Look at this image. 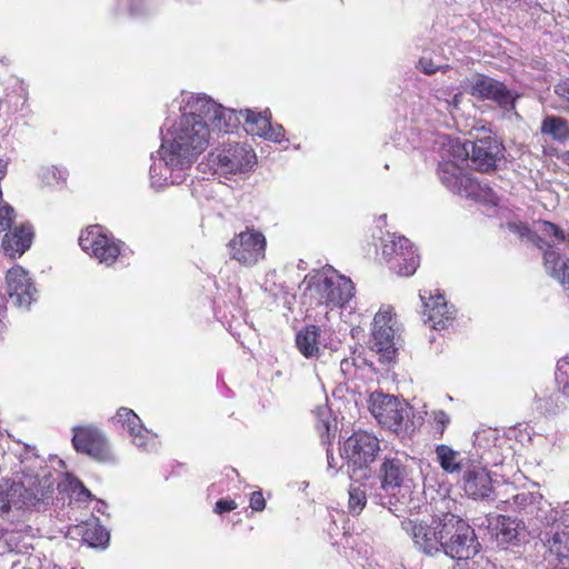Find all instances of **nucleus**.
<instances>
[{"mask_svg":"<svg viewBox=\"0 0 569 569\" xmlns=\"http://www.w3.org/2000/svg\"><path fill=\"white\" fill-rule=\"evenodd\" d=\"M180 110V119L168 129L162 144L191 166L207 149L211 131L229 132L239 124L236 110L207 96L182 93Z\"/></svg>","mask_w":569,"mask_h":569,"instance_id":"obj_1","label":"nucleus"},{"mask_svg":"<svg viewBox=\"0 0 569 569\" xmlns=\"http://www.w3.org/2000/svg\"><path fill=\"white\" fill-rule=\"evenodd\" d=\"M438 177L452 193L465 198L497 204L499 196L487 183L476 180L461 164L468 160L466 147L459 138L442 137L440 140Z\"/></svg>","mask_w":569,"mask_h":569,"instance_id":"obj_2","label":"nucleus"},{"mask_svg":"<svg viewBox=\"0 0 569 569\" xmlns=\"http://www.w3.org/2000/svg\"><path fill=\"white\" fill-rule=\"evenodd\" d=\"M353 296L352 281L332 268L315 274L309 280L305 292V298L309 299L310 303L315 302L318 308L316 315L328 321L337 319L339 312L335 308L343 307Z\"/></svg>","mask_w":569,"mask_h":569,"instance_id":"obj_3","label":"nucleus"},{"mask_svg":"<svg viewBox=\"0 0 569 569\" xmlns=\"http://www.w3.org/2000/svg\"><path fill=\"white\" fill-rule=\"evenodd\" d=\"M443 538L441 553L459 560H469L479 552L475 530L458 516L446 512L441 518Z\"/></svg>","mask_w":569,"mask_h":569,"instance_id":"obj_4","label":"nucleus"},{"mask_svg":"<svg viewBox=\"0 0 569 569\" xmlns=\"http://www.w3.org/2000/svg\"><path fill=\"white\" fill-rule=\"evenodd\" d=\"M440 503L443 508H449L455 503L451 499L442 497L436 505ZM446 511L436 506L432 521L430 525L418 519H406L401 521V528L411 538L415 547L428 557H435L441 553V541L443 538L441 518Z\"/></svg>","mask_w":569,"mask_h":569,"instance_id":"obj_5","label":"nucleus"},{"mask_svg":"<svg viewBox=\"0 0 569 569\" xmlns=\"http://www.w3.org/2000/svg\"><path fill=\"white\" fill-rule=\"evenodd\" d=\"M31 478L26 481H13L3 479L0 481V513L9 516L11 511L20 510L24 507L34 506L44 501L49 493L53 491V483L34 485Z\"/></svg>","mask_w":569,"mask_h":569,"instance_id":"obj_6","label":"nucleus"},{"mask_svg":"<svg viewBox=\"0 0 569 569\" xmlns=\"http://www.w3.org/2000/svg\"><path fill=\"white\" fill-rule=\"evenodd\" d=\"M213 171L220 176H234L250 171L257 162L254 151L241 143H228L209 154Z\"/></svg>","mask_w":569,"mask_h":569,"instance_id":"obj_7","label":"nucleus"},{"mask_svg":"<svg viewBox=\"0 0 569 569\" xmlns=\"http://www.w3.org/2000/svg\"><path fill=\"white\" fill-rule=\"evenodd\" d=\"M381 253L390 269L402 277L412 276L420 264V258L409 239L388 234L382 238Z\"/></svg>","mask_w":569,"mask_h":569,"instance_id":"obj_8","label":"nucleus"},{"mask_svg":"<svg viewBox=\"0 0 569 569\" xmlns=\"http://www.w3.org/2000/svg\"><path fill=\"white\" fill-rule=\"evenodd\" d=\"M159 158L153 161L150 167V182L151 187L160 190L170 184L182 183L190 169L191 164L182 161V158L171 152L166 146L161 143L158 150Z\"/></svg>","mask_w":569,"mask_h":569,"instance_id":"obj_9","label":"nucleus"},{"mask_svg":"<svg viewBox=\"0 0 569 569\" xmlns=\"http://www.w3.org/2000/svg\"><path fill=\"white\" fill-rule=\"evenodd\" d=\"M315 321L296 335L297 348L306 358H318L326 348H336L333 322L317 315Z\"/></svg>","mask_w":569,"mask_h":569,"instance_id":"obj_10","label":"nucleus"},{"mask_svg":"<svg viewBox=\"0 0 569 569\" xmlns=\"http://www.w3.org/2000/svg\"><path fill=\"white\" fill-rule=\"evenodd\" d=\"M539 511L546 515L541 520L546 521V529L540 532L545 547L557 557L569 556V515L558 518L559 512L547 502L540 503Z\"/></svg>","mask_w":569,"mask_h":569,"instance_id":"obj_11","label":"nucleus"},{"mask_svg":"<svg viewBox=\"0 0 569 569\" xmlns=\"http://www.w3.org/2000/svg\"><path fill=\"white\" fill-rule=\"evenodd\" d=\"M379 450V440L376 436L367 431L351 435L343 443V453L349 463L353 466L350 478H356L358 470L361 471L373 462ZM358 478H367V473L359 475Z\"/></svg>","mask_w":569,"mask_h":569,"instance_id":"obj_12","label":"nucleus"},{"mask_svg":"<svg viewBox=\"0 0 569 569\" xmlns=\"http://www.w3.org/2000/svg\"><path fill=\"white\" fill-rule=\"evenodd\" d=\"M369 409L378 422L391 430H399L409 419L411 408L397 397L382 392H373L369 398Z\"/></svg>","mask_w":569,"mask_h":569,"instance_id":"obj_13","label":"nucleus"},{"mask_svg":"<svg viewBox=\"0 0 569 569\" xmlns=\"http://www.w3.org/2000/svg\"><path fill=\"white\" fill-rule=\"evenodd\" d=\"M79 244L83 251L106 266L113 264L121 253L120 243L103 233L100 226H91L82 231Z\"/></svg>","mask_w":569,"mask_h":569,"instance_id":"obj_14","label":"nucleus"},{"mask_svg":"<svg viewBox=\"0 0 569 569\" xmlns=\"http://www.w3.org/2000/svg\"><path fill=\"white\" fill-rule=\"evenodd\" d=\"M266 237L254 229L236 234L229 242L230 257L243 266H254L266 256Z\"/></svg>","mask_w":569,"mask_h":569,"instance_id":"obj_15","label":"nucleus"},{"mask_svg":"<svg viewBox=\"0 0 569 569\" xmlns=\"http://www.w3.org/2000/svg\"><path fill=\"white\" fill-rule=\"evenodd\" d=\"M392 308L383 307L375 316L371 349L383 360H391L397 351V329Z\"/></svg>","mask_w":569,"mask_h":569,"instance_id":"obj_16","label":"nucleus"},{"mask_svg":"<svg viewBox=\"0 0 569 569\" xmlns=\"http://www.w3.org/2000/svg\"><path fill=\"white\" fill-rule=\"evenodd\" d=\"M72 445L78 452L88 455L100 462H111L114 457L104 435L93 426L72 428Z\"/></svg>","mask_w":569,"mask_h":569,"instance_id":"obj_17","label":"nucleus"},{"mask_svg":"<svg viewBox=\"0 0 569 569\" xmlns=\"http://www.w3.org/2000/svg\"><path fill=\"white\" fill-rule=\"evenodd\" d=\"M412 463L413 460L405 452L386 455L379 470L382 489L389 491L405 486Z\"/></svg>","mask_w":569,"mask_h":569,"instance_id":"obj_18","label":"nucleus"},{"mask_svg":"<svg viewBox=\"0 0 569 569\" xmlns=\"http://www.w3.org/2000/svg\"><path fill=\"white\" fill-rule=\"evenodd\" d=\"M468 152V159L479 171H490L496 168L497 161L502 157L501 144L490 136L475 141H461Z\"/></svg>","mask_w":569,"mask_h":569,"instance_id":"obj_19","label":"nucleus"},{"mask_svg":"<svg viewBox=\"0 0 569 569\" xmlns=\"http://www.w3.org/2000/svg\"><path fill=\"white\" fill-rule=\"evenodd\" d=\"M423 291L420 293V299L423 303V321L430 323L431 328L436 330L445 329L455 319L456 310L453 306H449L445 297L440 293H432Z\"/></svg>","mask_w":569,"mask_h":569,"instance_id":"obj_20","label":"nucleus"},{"mask_svg":"<svg viewBox=\"0 0 569 569\" xmlns=\"http://www.w3.org/2000/svg\"><path fill=\"white\" fill-rule=\"evenodd\" d=\"M470 92L475 97L493 100L505 109L512 108L515 103V97L506 86L487 76L476 74L472 77Z\"/></svg>","mask_w":569,"mask_h":569,"instance_id":"obj_21","label":"nucleus"},{"mask_svg":"<svg viewBox=\"0 0 569 569\" xmlns=\"http://www.w3.org/2000/svg\"><path fill=\"white\" fill-rule=\"evenodd\" d=\"M7 291L20 307H29L36 299L37 289L29 272L20 266L11 268L6 276Z\"/></svg>","mask_w":569,"mask_h":569,"instance_id":"obj_22","label":"nucleus"},{"mask_svg":"<svg viewBox=\"0 0 569 569\" xmlns=\"http://www.w3.org/2000/svg\"><path fill=\"white\" fill-rule=\"evenodd\" d=\"M114 419L127 429L136 447L143 451L156 449L153 436L142 426L140 418L133 410L122 407L118 410Z\"/></svg>","mask_w":569,"mask_h":569,"instance_id":"obj_23","label":"nucleus"},{"mask_svg":"<svg viewBox=\"0 0 569 569\" xmlns=\"http://www.w3.org/2000/svg\"><path fill=\"white\" fill-rule=\"evenodd\" d=\"M465 493L475 500H486L493 492L492 480L489 472L481 467L467 468L462 477Z\"/></svg>","mask_w":569,"mask_h":569,"instance_id":"obj_24","label":"nucleus"},{"mask_svg":"<svg viewBox=\"0 0 569 569\" xmlns=\"http://www.w3.org/2000/svg\"><path fill=\"white\" fill-rule=\"evenodd\" d=\"M488 527L499 546L520 541L526 536L525 527L519 521L502 515L491 519Z\"/></svg>","mask_w":569,"mask_h":569,"instance_id":"obj_25","label":"nucleus"},{"mask_svg":"<svg viewBox=\"0 0 569 569\" xmlns=\"http://www.w3.org/2000/svg\"><path fill=\"white\" fill-rule=\"evenodd\" d=\"M33 240V229L30 224H21L7 232L2 240L4 254L14 259L23 254Z\"/></svg>","mask_w":569,"mask_h":569,"instance_id":"obj_26","label":"nucleus"},{"mask_svg":"<svg viewBox=\"0 0 569 569\" xmlns=\"http://www.w3.org/2000/svg\"><path fill=\"white\" fill-rule=\"evenodd\" d=\"M545 271L565 290L569 291V259L556 250H547L543 254Z\"/></svg>","mask_w":569,"mask_h":569,"instance_id":"obj_27","label":"nucleus"},{"mask_svg":"<svg viewBox=\"0 0 569 569\" xmlns=\"http://www.w3.org/2000/svg\"><path fill=\"white\" fill-rule=\"evenodd\" d=\"M76 533L82 537V540L90 547H101L107 545L109 541V532L98 523L97 519L92 518L90 521H86L81 525L76 526Z\"/></svg>","mask_w":569,"mask_h":569,"instance_id":"obj_28","label":"nucleus"},{"mask_svg":"<svg viewBox=\"0 0 569 569\" xmlns=\"http://www.w3.org/2000/svg\"><path fill=\"white\" fill-rule=\"evenodd\" d=\"M238 119L240 120V116L244 118V121L248 126L247 131L251 134L259 136L261 138L264 137L266 131L268 130L269 123L271 121V112L269 109H266L263 112H257L251 109H243L236 111Z\"/></svg>","mask_w":569,"mask_h":569,"instance_id":"obj_29","label":"nucleus"},{"mask_svg":"<svg viewBox=\"0 0 569 569\" xmlns=\"http://www.w3.org/2000/svg\"><path fill=\"white\" fill-rule=\"evenodd\" d=\"M437 461L447 473H459L465 468L462 455L447 445L436 447Z\"/></svg>","mask_w":569,"mask_h":569,"instance_id":"obj_30","label":"nucleus"},{"mask_svg":"<svg viewBox=\"0 0 569 569\" xmlns=\"http://www.w3.org/2000/svg\"><path fill=\"white\" fill-rule=\"evenodd\" d=\"M536 232L539 233L538 238L540 242L547 246L562 244L565 249H569V238H567L565 232L556 224L543 220L537 221Z\"/></svg>","mask_w":569,"mask_h":569,"instance_id":"obj_31","label":"nucleus"},{"mask_svg":"<svg viewBox=\"0 0 569 569\" xmlns=\"http://www.w3.org/2000/svg\"><path fill=\"white\" fill-rule=\"evenodd\" d=\"M541 132L555 140L565 141L569 139V123L561 117L548 116L541 123Z\"/></svg>","mask_w":569,"mask_h":569,"instance_id":"obj_32","label":"nucleus"},{"mask_svg":"<svg viewBox=\"0 0 569 569\" xmlns=\"http://www.w3.org/2000/svg\"><path fill=\"white\" fill-rule=\"evenodd\" d=\"M349 488L348 509L352 515H359L367 505L366 483L360 482L357 477L351 479Z\"/></svg>","mask_w":569,"mask_h":569,"instance_id":"obj_33","label":"nucleus"},{"mask_svg":"<svg viewBox=\"0 0 569 569\" xmlns=\"http://www.w3.org/2000/svg\"><path fill=\"white\" fill-rule=\"evenodd\" d=\"M555 381L565 395H569V355L558 360Z\"/></svg>","mask_w":569,"mask_h":569,"instance_id":"obj_34","label":"nucleus"},{"mask_svg":"<svg viewBox=\"0 0 569 569\" xmlns=\"http://www.w3.org/2000/svg\"><path fill=\"white\" fill-rule=\"evenodd\" d=\"M68 486L70 487L72 496L79 501H87L91 499V492L76 478H68Z\"/></svg>","mask_w":569,"mask_h":569,"instance_id":"obj_35","label":"nucleus"},{"mask_svg":"<svg viewBox=\"0 0 569 569\" xmlns=\"http://www.w3.org/2000/svg\"><path fill=\"white\" fill-rule=\"evenodd\" d=\"M318 413L321 417L320 421L318 422V430L320 432L321 438L323 441L329 440L330 438V421H329V411L327 408H319Z\"/></svg>","mask_w":569,"mask_h":569,"instance_id":"obj_36","label":"nucleus"},{"mask_svg":"<svg viewBox=\"0 0 569 569\" xmlns=\"http://www.w3.org/2000/svg\"><path fill=\"white\" fill-rule=\"evenodd\" d=\"M555 92L563 101L562 109L569 113V78L559 81L555 87Z\"/></svg>","mask_w":569,"mask_h":569,"instance_id":"obj_37","label":"nucleus"},{"mask_svg":"<svg viewBox=\"0 0 569 569\" xmlns=\"http://www.w3.org/2000/svg\"><path fill=\"white\" fill-rule=\"evenodd\" d=\"M13 219L14 211L12 207H10L9 204L0 207V232L10 228Z\"/></svg>","mask_w":569,"mask_h":569,"instance_id":"obj_38","label":"nucleus"},{"mask_svg":"<svg viewBox=\"0 0 569 569\" xmlns=\"http://www.w3.org/2000/svg\"><path fill=\"white\" fill-rule=\"evenodd\" d=\"M508 229L518 234L521 240L531 241L532 236L529 227L522 222L511 221L508 223Z\"/></svg>","mask_w":569,"mask_h":569,"instance_id":"obj_39","label":"nucleus"},{"mask_svg":"<svg viewBox=\"0 0 569 569\" xmlns=\"http://www.w3.org/2000/svg\"><path fill=\"white\" fill-rule=\"evenodd\" d=\"M66 177V170L56 167L47 169V171L43 173V178L47 180L48 184L64 182Z\"/></svg>","mask_w":569,"mask_h":569,"instance_id":"obj_40","label":"nucleus"},{"mask_svg":"<svg viewBox=\"0 0 569 569\" xmlns=\"http://www.w3.org/2000/svg\"><path fill=\"white\" fill-rule=\"evenodd\" d=\"M284 136V129L281 124H271L269 123L268 130L266 131L264 139H268L273 142H281Z\"/></svg>","mask_w":569,"mask_h":569,"instance_id":"obj_41","label":"nucleus"},{"mask_svg":"<svg viewBox=\"0 0 569 569\" xmlns=\"http://www.w3.org/2000/svg\"><path fill=\"white\" fill-rule=\"evenodd\" d=\"M419 67L427 74L435 73L437 70L442 69L441 64L433 62L431 59H428L427 57H422L419 60Z\"/></svg>","mask_w":569,"mask_h":569,"instance_id":"obj_42","label":"nucleus"},{"mask_svg":"<svg viewBox=\"0 0 569 569\" xmlns=\"http://www.w3.org/2000/svg\"><path fill=\"white\" fill-rule=\"evenodd\" d=\"M250 507L252 510L261 511L266 507V500L260 491H254L250 497Z\"/></svg>","mask_w":569,"mask_h":569,"instance_id":"obj_43","label":"nucleus"},{"mask_svg":"<svg viewBox=\"0 0 569 569\" xmlns=\"http://www.w3.org/2000/svg\"><path fill=\"white\" fill-rule=\"evenodd\" d=\"M237 508V503L233 500L220 499L217 501L214 511L217 513H223Z\"/></svg>","mask_w":569,"mask_h":569,"instance_id":"obj_44","label":"nucleus"},{"mask_svg":"<svg viewBox=\"0 0 569 569\" xmlns=\"http://www.w3.org/2000/svg\"><path fill=\"white\" fill-rule=\"evenodd\" d=\"M432 418L437 425L441 426V432L443 431L446 426L450 422V417L442 410L433 411Z\"/></svg>","mask_w":569,"mask_h":569,"instance_id":"obj_45","label":"nucleus"},{"mask_svg":"<svg viewBox=\"0 0 569 569\" xmlns=\"http://www.w3.org/2000/svg\"><path fill=\"white\" fill-rule=\"evenodd\" d=\"M476 565H477L476 561L459 560V561H457L453 569H478L476 567Z\"/></svg>","mask_w":569,"mask_h":569,"instance_id":"obj_46","label":"nucleus"},{"mask_svg":"<svg viewBox=\"0 0 569 569\" xmlns=\"http://www.w3.org/2000/svg\"><path fill=\"white\" fill-rule=\"evenodd\" d=\"M352 366H353V363L351 361H349L348 359H343L340 362L341 371L343 373H350Z\"/></svg>","mask_w":569,"mask_h":569,"instance_id":"obj_47","label":"nucleus"},{"mask_svg":"<svg viewBox=\"0 0 569 569\" xmlns=\"http://www.w3.org/2000/svg\"><path fill=\"white\" fill-rule=\"evenodd\" d=\"M327 459H328V467L329 468H338V461L337 459L333 457L332 452L328 449L327 450Z\"/></svg>","mask_w":569,"mask_h":569,"instance_id":"obj_48","label":"nucleus"},{"mask_svg":"<svg viewBox=\"0 0 569 569\" xmlns=\"http://www.w3.org/2000/svg\"><path fill=\"white\" fill-rule=\"evenodd\" d=\"M530 500V497L526 496V495H517L515 497V503L516 505H519V506H526L528 503V501Z\"/></svg>","mask_w":569,"mask_h":569,"instance_id":"obj_49","label":"nucleus"},{"mask_svg":"<svg viewBox=\"0 0 569 569\" xmlns=\"http://www.w3.org/2000/svg\"><path fill=\"white\" fill-rule=\"evenodd\" d=\"M7 162L0 159V180L6 176Z\"/></svg>","mask_w":569,"mask_h":569,"instance_id":"obj_50","label":"nucleus"},{"mask_svg":"<svg viewBox=\"0 0 569 569\" xmlns=\"http://www.w3.org/2000/svg\"><path fill=\"white\" fill-rule=\"evenodd\" d=\"M12 536H13L12 533H8V532L3 535L7 542L12 540Z\"/></svg>","mask_w":569,"mask_h":569,"instance_id":"obj_51","label":"nucleus"},{"mask_svg":"<svg viewBox=\"0 0 569 569\" xmlns=\"http://www.w3.org/2000/svg\"><path fill=\"white\" fill-rule=\"evenodd\" d=\"M459 99H460V94H456V96L453 97V104H455V106H457V104H458Z\"/></svg>","mask_w":569,"mask_h":569,"instance_id":"obj_52","label":"nucleus"},{"mask_svg":"<svg viewBox=\"0 0 569 569\" xmlns=\"http://www.w3.org/2000/svg\"><path fill=\"white\" fill-rule=\"evenodd\" d=\"M52 569H62V568L60 566H58V565H53Z\"/></svg>","mask_w":569,"mask_h":569,"instance_id":"obj_53","label":"nucleus"}]
</instances>
